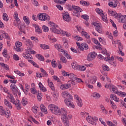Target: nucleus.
<instances>
[{"instance_id": "nucleus-1", "label": "nucleus", "mask_w": 126, "mask_h": 126, "mask_svg": "<svg viewBox=\"0 0 126 126\" xmlns=\"http://www.w3.org/2000/svg\"><path fill=\"white\" fill-rule=\"evenodd\" d=\"M53 114L55 115H62L61 120L63 124L65 126H69V120H71L72 116L68 115L66 109L64 108H62L61 109L59 108V107L56 106L55 110L53 111Z\"/></svg>"}, {"instance_id": "nucleus-2", "label": "nucleus", "mask_w": 126, "mask_h": 126, "mask_svg": "<svg viewBox=\"0 0 126 126\" xmlns=\"http://www.w3.org/2000/svg\"><path fill=\"white\" fill-rule=\"evenodd\" d=\"M62 95L63 98H65L64 103L68 107L74 108V104L73 102H71L72 101V95L71 94H69L67 92H63L62 93Z\"/></svg>"}, {"instance_id": "nucleus-3", "label": "nucleus", "mask_w": 126, "mask_h": 126, "mask_svg": "<svg viewBox=\"0 0 126 126\" xmlns=\"http://www.w3.org/2000/svg\"><path fill=\"white\" fill-rule=\"evenodd\" d=\"M49 24L51 27L50 30L51 32H53V33H60L59 30L58 29V28H59V26L53 22H50Z\"/></svg>"}, {"instance_id": "nucleus-4", "label": "nucleus", "mask_w": 126, "mask_h": 126, "mask_svg": "<svg viewBox=\"0 0 126 126\" xmlns=\"http://www.w3.org/2000/svg\"><path fill=\"white\" fill-rule=\"evenodd\" d=\"M73 13L75 16L77 17H79L80 16V12H82L83 10L81 8L79 7L78 6H74L73 7Z\"/></svg>"}, {"instance_id": "nucleus-5", "label": "nucleus", "mask_w": 126, "mask_h": 126, "mask_svg": "<svg viewBox=\"0 0 126 126\" xmlns=\"http://www.w3.org/2000/svg\"><path fill=\"white\" fill-rule=\"evenodd\" d=\"M37 17L39 20L41 21H45V20H50V16L45 13H39L37 15Z\"/></svg>"}, {"instance_id": "nucleus-6", "label": "nucleus", "mask_w": 126, "mask_h": 126, "mask_svg": "<svg viewBox=\"0 0 126 126\" xmlns=\"http://www.w3.org/2000/svg\"><path fill=\"white\" fill-rule=\"evenodd\" d=\"M69 77L70 79H72V80L73 79L74 80H76V82H83L82 80L79 78L77 77V76L74 75V74L71 73L69 74Z\"/></svg>"}, {"instance_id": "nucleus-7", "label": "nucleus", "mask_w": 126, "mask_h": 126, "mask_svg": "<svg viewBox=\"0 0 126 126\" xmlns=\"http://www.w3.org/2000/svg\"><path fill=\"white\" fill-rule=\"evenodd\" d=\"M63 19L64 21H66V22H70L71 21V18L69 16V13L68 12H64L63 13Z\"/></svg>"}, {"instance_id": "nucleus-8", "label": "nucleus", "mask_w": 126, "mask_h": 126, "mask_svg": "<svg viewBox=\"0 0 126 126\" xmlns=\"http://www.w3.org/2000/svg\"><path fill=\"white\" fill-rule=\"evenodd\" d=\"M96 56H97V53L95 52H91L88 55L87 60V61H93L96 58Z\"/></svg>"}, {"instance_id": "nucleus-9", "label": "nucleus", "mask_w": 126, "mask_h": 126, "mask_svg": "<svg viewBox=\"0 0 126 126\" xmlns=\"http://www.w3.org/2000/svg\"><path fill=\"white\" fill-rule=\"evenodd\" d=\"M10 87L11 89H12L13 94H14V95H16V96H17V94H16V93L18 92V88H17V87L15 84H14L13 85L11 84L10 85Z\"/></svg>"}, {"instance_id": "nucleus-10", "label": "nucleus", "mask_w": 126, "mask_h": 126, "mask_svg": "<svg viewBox=\"0 0 126 126\" xmlns=\"http://www.w3.org/2000/svg\"><path fill=\"white\" fill-rule=\"evenodd\" d=\"M18 28L21 32V33H24V34H26V32H25V30H26V27L25 26V23H24V24L23 25H20L18 26Z\"/></svg>"}, {"instance_id": "nucleus-11", "label": "nucleus", "mask_w": 126, "mask_h": 126, "mask_svg": "<svg viewBox=\"0 0 126 126\" xmlns=\"http://www.w3.org/2000/svg\"><path fill=\"white\" fill-rule=\"evenodd\" d=\"M89 49V47L88 46V44L86 43H82L81 44L80 51H84V50H88Z\"/></svg>"}, {"instance_id": "nucleus-12", "label": "nucleus", "mask_w": 126, "mask_h": 126, "mask_svg": "<svg viewBox=\"0 0 126 126\" xmlns=\"http://www.w3.org/2000/svg\"><path fill=\"white\" fill-rule=\"evenodd\" d=\"M70 87H71V84H63L60 86V88L62 90H65V89H68V88H70Z\"/></svg>"}, {"instance_id": "nucleus-13", "label": "nucleus", "mask_w": 126, "mask_h": 126, "mask_svg": "<svg viewBox=\"0 0 126 126\" xmlns=\"http://www.w3.org/2000/svg\"><path fill=\"white\" fill-rule=\"evenodd\" d=\"M13 104L16 106L17 110L19 111L21 110V104H20V101L19 100L16 99V101Z\"/></svg>"}, {"instance_id": "nucleus-14", "label": "nucleus", "mask_w": 126, "mask_h": 126, "mask_svg": "<svg viewBox=\"0 0 126 126\" xmlns=\"http://www.w3.org/2000/svg\"><path fill=\"white\" fill-rule=\"evenodd\" d=\"M87 122L91 125H96V123L94 122V118L92 117L88 116V117L86 118Z\"/></svg>"}, {"instance_id": "nucleus-15", "label": "nucleus", "mask_w": 126, "mask_h": 126, "mask_svg": "<svg viewBox=\"0 0 126 126\" xmlns=\"http://www.w3.org/2000/svg\"><path fill=\"white\" fill-rule=\"evenodd\" d=\"M114 2H110L108 3V5L109 6H111V7H117L118 4L119 3V1L118 0H114Z\"/></svg>"}, {"instance_id": "nucleus-16", "label": "nucleus", "mask_w": 126, "mask_h": 126, "mask_svg": "<svg viewBox=\"0 0 126 126\" xmlns=\"http://www.w3.org/2000/svg\"><path fill=\"white\" fill-rule=\"evenodd\" d=\"M108 14L110 16H114L115 18L119 17L118 13H117L116 12H114V11H110V10H108Z\"/></svg>"}, {"instance_id": "nucleus-17", "label": "nucleus", "mask_w": 126, "mask_h": 126, "mask_svg": "<svg viewBox=\"0 0 126 126\" xmlns=\"http://www.w3.org/2000/svg\"><path fill=\"white\" fill-rule=\"evenodd\" d=\"M1 33H2L1 35L3 36V38L4 39H6L7 40H9L10 41V37L8 35V33H6L5 32L2 31Z\"/></svg>"}, {"instance_id": "nucleus-18", "label": "nucleus", "mask_w": 126, "mask_h": 126, "mask_svg": "<svg viewBox=\"0 0 126 126\" xmlns=\"http://www.w3.org/2000/svg\"><path fill=\"white\" fill-rule=\"evenodd\" d=\"M56 107L57 106H56V105L54 104H50L48 106L49 110L51 111V112H52V113L56 110Z\"/></svg>"}, {"instance_id": "nucleus-19", "label": "nucleus", "mask_w": 126, "mask_h": 126, "mask_svg": "<svg viewBox=\"0 0 126 126\" xmlns=\"http://www.w3.org/2000/svg\"><path fill=\"white\" fill-rule=\"evenodd\" d=\"M110 98H111L112 100L115 101V102H120V99L114 94H111L110 95Z\"/></svg>"}, {"instance_id": "nucleus-20", "label": "nucleus", "mask_w": 126, "mask_h": 126, "mask_svg": "<svg viewBox=\"0 0 126 126\" xmlns=\"http://www.w3.org/2000/svg\"><path fill=\"white\" fill-rule=\"evenodd\" d=\"M33 26L35 28V32H37L38 33H42V30L40 29V28L36 24H33Z\"/></svg>"}, {"instance_id": "nucleus-21", "label": "nucleus", "mask_w": 126, "mask_h": 126, "mask_svg": "<svg viewBox=\"0 0 126 126\" xmlns=\"http://www.w3.org/2000/svg\"><path fill=\"white\" fill-rule=\"evenodd\" d=\"M38 85L40 90H41L42 92H46V91H47V89H46L45 87L43 86V84L41 82L38 83Z\"/></svg>"}, {"instance_id": "nucleus-22", "label": "nucleus", "mask_w": 126, "mask_h": 126, "mask_svg": "<svg viewBox=\"0 0 126 126\" xmlns=\"http://www.w3.org/2000/svg\"><path fill=\"white\" fill-rule=\"evenodd\" d=\"M80 4L82 5H83L84 6H89L90 5V3L86 1H84L83 0H82L80 1Z\"/></svg>"}, {"instance_id": "nucleus-23", "label": "nucleus", "mask_w": 126, "mask_h": 126, "mask_svg": "<svg viewBox=\"0 0 126 126\" xmlns=\"http://www.w3.org/2000/svg\"><path fill=\"white\" fill-rule=\"evenodd\" d=\"M27 52L29 53L30 54H32V55H35L36 54V52L32 49V47H28Z\"/></svg>"}, {"instance_id": "nucleus-24", "label": "nucleus", "mask_w": 126, "mask_h": 126, "mask_svg": "<svg viewBox=\"0 0 126 126\" xmlns=\"http://www.w3.org/2000/svg\"><path fill=\"white\" fill-rule=\"evenodd\" d=\"M4 104L6 106L8 107L10 109H12V105H11V104L7 99H4Z\"/></svg>"}, {"instance_id": "nucleus-25", "label": "nucleus", "mask_w": 126, "mask_h": 126, "mask_svg": "<svg viewBox=\"0 0 126 126\" xmlns=\"http://www.w3.org/2000/svg\"><path fill=\"white\" fill-rule=\"evenodd\" d=\"M0 65L6 69V70H9V66L7 64H4L3 63H0Z\"/></svg>"}, {"instance_id": "nucleus-26", "label": "nucleus", "mask_w": 126, "mask_h": 126, "mask_svg": "<svg viewBox=\"0 0 126 126\" xmlns=\"http://www.w3.org/2000/svg\"><path fill=\"white\" fill-rule=\"evenodd\" d=\"M40 108L41 112H44V113H45V114H48V112H47V109L44 106V105H40Z\"/></svg>"}, {"instance_id": "nucleus-27", "label": "nucleus", "mask_w": 126, "mask_h": 126, "mask_svg": "<svg viewBox=\"0 0 126 126\" xmlns=\"http://www.w3.org/2000/svg\"><path fill=\"white\" fill-rule=\"evenodd\" d=\"M0 115H1V116L6 115V112L4 111V109H3V107L2 106H0Z\"/></svg>"}, {"instance_id": "nucleus-28", "label": "nucleus", "mask_w": 126, "mask_h": 126, "mask_svg": "<svg viewBox=\"0 0 126 126\" xmlns=\"http://www.w3.org/2000/svg\"><path fill=\"white\" fill-rule=\"evenodd\" d=\"M82 36H84L86 39H90V35L88 34L86 32L82 31L81 32Z\"/></svg>"}, {"instance_id": "nucleus-29", "label": "nucleus", "mask_w": 126, "mask_h": 126, "mask_svg": "<svg viewBox=\"0 0 126 126\" xmlns=\"http://www.w3.org/2000/svg\"><path fill=\"white\" fill-rule=\"evenodd\" d=\"M36 58L39 60V61H41V62H44L45 61V59H44V56L40 55V54H36Z\"/></svg>"}, {"instance_id": "nucleus-30", "label": "nucleus", "mask_w": 126, "mask_h": 126, "mask_svg": "<svg viewBox=\"0 0 126 126\" xmlns=\"http://www.w3.org/2000/svg\"><path fill=\"white\" fill-rule=\"evenodd\" d=\"M40 48L43 49V50H47L48 49H50V46L49 45H46V44H40L39 45Z\"/></svg>"}, {"instance_id": "nucleus-31", "label": "nucleus", "mask_w": 126, "mask_h": 126, "mask_svg": "<svg viewBox=\"0 0 126 126\" xmlns=\"http://www.w3.org/2000/svg\"><path fill=\"white\" fill-rule=\"evenodd\" d=\"M7 97H8V98L10 99V102H11V103H12L13 104L15 103L16 102L15 99H14V97H13V95H12V94H10V96L8 95Z\"/></svg>"}, {"instance_id": "nucleus-32", "label": "nucleus", "mask_w": 126, "mask_h": 126, "mask_svg": "<svg viewBox=\"0 0 126 126\" xmlns=\"http://www.w3.org/2000/svg\"><path fill=\"white\" fill-rule=\"evenodd\" d=\"M106 124L109 126H118V123H117V122H115V124H113V122L111 121H107Z\"/></svg>"}, {"instance_id": "nucleus-33", "label": "nucleus", "mask_w": 126, "mask_h": 126, "mask_svg": "<svg viewBox=\"0 0 126 126\" xmlns=\"http://www.w3.org/2000/svg\"><path fill=\"white\" fill-rule=\"evenodd\" d=\"M48 85L49 87H50V88L53 91H55V87L54 86V84H53V82H49V80H48Z\"/></svg>"}, {"instance_id": "nucleus-34", "label": "nucleus", "mask_w": 126, "mask_h": 126, "mask_svg": "<svg viewBox=\"0 0 126 126\" xmlns=\"http://www.w3.org/2000/svg\"><path fill=\"white\" fill-rule=\"evenodd\" d=\"M23 20L28 25H29L30 24V20L29 18H27L26 16H24Z\"/></svg>"}, {"instance_id": "nucleus-35", "label": "nucleus", "mask_w": 126, "mask_h": 126, "mask_svg": "<svg viewBox=\"0 0 126 126\" xmlns=\"http://www.w3.org/2000/svg\"><path fill=\"white\" fill-rule=\"evenodd\" d=\"M102 69L104 70V71H109L110 70V68L107 65L105 64H103L102 65Z\"/></svg>"}, {"instance_id": "nucleus-36", "label": "nucleus", "mask_w": 126, "mask_h": 126, "mask_svg": "<svg viewBox=\"0 0 126 126\" xmlns=\"http://www.w3.org/2000/svg\"><path fill=\"white\" fill-rule=\"evenodd\" d=\"M40 71L41 72H42V75H43V76H45V77H47V76H48V73H47V71L44 70L43 68H40Z\"/></svg>"}, {"instance_id": "nucleus-37", "label": "nucleus", "mask_w": 126, "mask_h": 126, "mask_svg": "<svg viewBox=\"0 0 126 126\" xmlns=\"http://www.w3.org/2000/svg\"><path fill=\"white\" fill-rule=\"evenodd\" d=\"M116 94H118L119 96H121V97H125V96H126V93L123 92H120L119 93V92H116Z\"/></svg>"}, {"instance_id": "nucleus-38", "label": "nucleus", "mask_w": 126, "mask_h": 126, "mask_svg": "<svg viewBox=\"0 0 126 126\" xmlns=\"http://www.w3.org/2000/svg\"><path fill=\"white\" fill-rule=\"evenodd\" d=\"M26 44H28L29 45L30 47L31 48H32V47H33V43H32V41H31V40H30V39H27L26 41Z\"/></svg>"}, {"instance_id": "nucleus-39", "label": "nucleus", "mask_w": 126, "mask_h": 126, "mask_svg": "<svg viewBox=\"0 0 126 126\" xmlns=\"http://www.w3.org/2000/svg\"><path fill=\"white\" fill-rule=\"evenodd\" d=\"M23 56L24 57V58H25V59H26L27 60H28V59H29L31 56V54H30V53H28L25 54H23Z\"/></svg>"}, {"instance_id": "nucleus-40", "label": "nucleus", "mask_w": 126, "mask_h": 126, "mask_svg": "<svg viewBox=\"0 0 126 126\" xmlns=\"http://www.w3.org/2000/svg\"><path fill=\"white\" fill-rule=\"evenodd\" d=\"M73 37L77 41H83V38L82 37H79L77 35H73Z\"/></svg>"}, {"instance_id": "nucleus-41", "label": "nucleus", "mask_w": 126, "mask_h": 126, "mask_svg": "<svg viewBox=\"0 0 126 126\" xmlns=\"http://www.w3.org/2000/svg\"><path fill=\"white\" fill-rule=\"evenodd\" d=\"M93 97L95 98V99H99V98L101 97V95L100 94H99V93H94L93 94Z\"/></svg>"}, {"instance_id": "nucleus-42", "label": "nucleus", "mask_w": 126, "mask_h": 126, "mask_svg": "<svg viewBox=\"0 0 126 126\" xmlns=\"http://www.w3.org/2000/svg\"><path fill=\"white\" fill-rule=\"evenodd\" d=\"M20 19H19V20H15L14 21V25L16 26H19L20 25Z\"/></svg>"}, {"instance_id": "nucleus-43", "label": "nucleus", "mask_w": 126, "mask_h": 126, "mask_svg": "<svg viewBox=\"0 0 126 126\" xmlns=\"http://www.w3.org/2000/svg\"><path fill=\"white\" fill-rule=\"evenodd\" d=\"M14 72L17 74L18 75H19V76H24L25 74L23 73H21L20 71L17 70V71H14Z\"/></svg>"}, {"instance_id": "nucleus-44", "label": "nucleus", "mask_w": 126, "mask_h": 126, "mask_svg": "<svg viewBox=\"0 0 126 126\" xmlns=\"http://www.w3.org/2000/svg\"><path fill=\"white\" fill-rule=\"evenodd\" d=\"M101 16L103 21H104L105 22L108 21V20H107V15H105L104 14H101Z\"/></svg>"}, {"instance_id": "nucleus-45", "label": "nucleus", "mask_w": 126, "mask_h": 126, "mask_svg": "<svg viewBox=\"0 0 126 126\" xmlns=\"http://www.w3.org/2000/svg\"><path fill=\"white\" fill-rule=\"evenodd\" d=\"M2 55L3 57H4V58H7V57H8V55L7 54V50H6V49H4L3 50V51L2 52Z\"/></svg>"}, {"instance_id": "nucleus-46", "label": "nucleus", "mask_w": 126, "mask_h": 126, "mask_svg": "<svg viewBox=\"0 0 126 126\" xmlns=\"http://www.w3.org/2000/svg\"><path fill=\"white\" fill-rule=\"evenodd\" d=\"M93 25H94L95 26V28H103V27L102 26H100V24L97 23H93Z\"/></svg>"}, {"instance_id": "nucleus-47", "label": "nucleus", "mask_w": 126, "mask_h": 126, "mask_svg": "<svg viewBox=\"0 0 126 126\" xmlns=\"http://www.w3.org/2000/svg\"><path fill=\"white\" fill-rule=\"evenodd\" d=\"M104 61L105 62H108V61H111V57H110V54H106V57H105L104 58Z\"/></svg>"}, {"instance_id": "nucleus-48", "label": "nucleus", "mask_w": 126, "mask_h": 126, "mask_svg": "<svg viewBox=\"0 0 126 126\" xmlns=\"http://www.w3.org/2000/svg\"><path fill=\"white\" fill-rule=\"evenodd\" d=\"M3 19L4 21H8V16L6 13L3 14Z\"/></svg>"}, {"instance_id": "nucleus-49", "label": "nucleus", "mask_w": 126, "mask_h": 126, "mask_svg": "<svg viewBox=\"0 0 126 126\" xmlns=\"http://www.w3.org/2000/svg\"><path fill=\"white\" fill-rule=\"evenodd\" d=\"M22 104L23 106H26L27 104H28V102L26 99H25L24 97L23 98L22 100Z\"/></svg>"}, {"instance_id": "nucleus-50", "label": "nucleus", "mask_w": 126, "mask_h": 126, "mask_svg": "<svg viewBox=\"0 0 126 126\" xmlns=\"http://www.w3.org/2000/svg\"><path fill=\"white\" fill-rule=\"evenodd\" d=\"M120 20H121L122 23H126V18L124 16H120L119 17Z\"/></svg>"}, {"instance_id": "nucleus-51", "label": "nucleus", "mask_w": 126, "mask_h": 126, "mask_svg": "<svg viewBox=\"0 0 126 126\" xmlns=\"http://www.w3.org/2000/svg\"><path fill=\"white\" fill-rule=\"evenodd\" d=\"M60 60L63 63H66V59H65V57H63V56H61Z\"/></svg>"}, {"instance_id": "nucleus-52", "label": "nucleus", "mask_w": 126, "mask_h": 126, "mask_svg": "<svg viewBox=\"0 0 126 126\" xmlns=\"http://www.w3.org/2000/svg\"><path fill=\"white\" fill-rule=\"evenodd\" d=\"M95 11L97 12V13H98V14H100L101 16V14H103V10L97 8L95 9Z\"/></svg>"}, {"instance_id": "nucleus-53", "label": "nucleus", "mask_w": 126, "mask_h": 126, "mask_svg": "<svg viewBox=\"0 0 126 126\" xmlns=\"http://www.w3.org/2000/svg\"><path fill=\"white\" fill-rule=\"evenodd\" d=\"M82 18H83V19H85V20H86V21H88L89 20V16L88 15H83L81 16Z\"/></svg>"}, {"instance_id": "nucleus-54", "label": "nucleus", "mask_w": 126, "mask_h": 126, "mask_svg": "<svg viewBox=\"0 0 126 126\" xmlns=\"http://www.w3.org/2000/svg\"><path fill=\"white\" fill-rule=\"evenodd\" d=\"M42 30L44 32H49V28L44 25L42 26Z\"/></svg>"}, {"instance_id": "nucleus-55", "label": "nucleus", "mask_w": 126, "mask_h": 126, "mask_svg": "<svg viewBox=\"0 0 126 126\" xmlns=\"http://www.w3.org/2000/svg\"><path fill=\"white\" fill-rule=\"evenodd\" d=\"M21 47L20 46H18L16 45L14 49L15 50V51H16V52H22V50H21V49H20Z\"/></svg>"}, {"instance_id": "nucleus-56", "label": "nucleus", "mask_w": 126, "mask_h": 126, "mask_svg": "<svg viewBox=\"0 0 126 126\" xmlns=\"http://www.w3.org/2000/svg\"><path fill=\"white\" fill-rule=\"evenodd\" d=\"M63 46L66 49H67V48H68V43L67 39H64Z\"/></svg>"}, {"instance_id": "nucleus-57", "label": "nucleus", "mask_w": 126, "mask_h": 126, "mask_svg": "<svg viewBox=\"0 0 126 126\" xmlns=\"http://www.w3.org/2000/svg\"><path fill=\"white\" fill-rule=\"evenodd\" d=\"M59 32H60V33H56V34H62V35H64V36H65V35L67 36V33H66L63 30H59Z\"/></svg>"}, {"instance_id": "nucleus-58", "label": "nucleus", "mask_w": 126, "mask_h": 126, "mask_svg": "<svg viewBox=\"0 0 126 126\" xmlns=\"http://www.w3.org/2000/svg\"><path fill=\"white\" fill-rule=\"evenodd\" d=\"M73 6H74V5H71L69 4L67 5V8L70 11H71L72 10V9H73Z\"/></svg>"}, {"instance_id": "nucleus-59", "label": "nucleus", "mask_w": 126, "mask_h": 126, "mask_svg": "<svg viewBox=\"0 0 126 126\" xmlns=\"http://www.w3.org/2000/svg\"><path fill=\"white\" fill-rule=\"evenodd\" d=\"M60 52H61L62 53H63L64 56H65V57L68 56V54L67 53V51H65L63 49H61L60 50Z\"/></svg>"}, {"instance_id": "nucleus-60", "label": "nucleus", "mask_w": 126, "mask_h": 126, "mask_svg": "<svg viewBox=\"0 0 126 126\" xmlns=\"http://www.w3.org/2000/svg\"><path fill=\"white\" fill-rule=\"evenodd\" d=\"M78 67L80 71H84V70L86 69V67H85L84 66H79Z\"/></svg>"}, {"instance_id": "nucleus-61", "label": "nucleus", "mask_w": 126, "mask_h": 126, "mask_svg": "<svg viewBox=\"0 0 126 126\" xmlns=\"http://www.w3.org/2000/svg\"><path fill=\"white\" fill-rule=\"evenodd\" d=\"M31 92L32 94H35L37 93V90H36V88H32V89H31Z\"/></svg>"}, {"instance_id": "nucleus-62", "label": "nucleus", "mask_w": 126, "mask_h": 126, "mask_svg": "<svg viewBox=\"0 0 126 126\" xmlns=\"http://www.w3.org/2000/svg\"><path fill=\"white\" fill-rule=\"evenodd\" d=\"M32 111L34 114H37V113H38V110L36 108V106H34L32 108Z\"/></svg>"}, {"instance_id": "nucleus-63", "label": "nucleus", "mask_w": 126, "mask_h": 126, "mask_svg": "<svg viewBox=\"0 0 126 126\" xmlns=\"http://www.w3.org/2000/svg\"><path fill=\"white\" fill-rule=\"evenodd\" d=\"M77 104L79 107H82V105H83L82 104V100L81 99L79 101H77Z\"/></svg>"}, {"instance_id": "nucleus-64", "label": "nucleus", "mask_w": 126, "mask_h": 126, "mask_svg": "<svg viewBox=\"0 0 126 126\" xmlns=\"http://www.w3.org/2000/svg\"><path fill=\"white\" fill-rule=\"evenodd\" d=\"M62 74L63 76H69V74L68 72H65V71H62Z\"/></svg>"}]
</instances>
